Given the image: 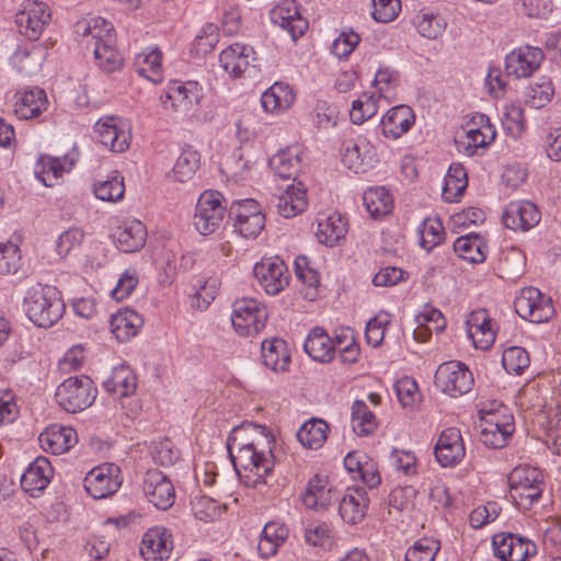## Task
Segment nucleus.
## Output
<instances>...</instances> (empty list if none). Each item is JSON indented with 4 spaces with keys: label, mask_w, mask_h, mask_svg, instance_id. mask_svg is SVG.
I'll return each mask as SVG.
<instances>
[{
    "label": "nucleus",
    "mask_w": 561,
    "mask_h": 561,
    "mask_svg": "<svg viewBox=\"0 0 561 561\" xmlns=\"http://www.w3.org/2000/svg\"><path fill=\"white\" fill-rule=\"evenodd\" d=\"M526 119L524 108L517 102L505 106L503 115V127L513 137L519 136L525 129Z\"/></svg>",
    "instance_id": "bf43d9fd"
},
{
    "label": "nucleus",
    "mask_w": 561,
    "mask_h": 561,
    "mask_svg": "<svg viewBox=\"0 0 561 561\" xmlns=\"http://www.w3.org/2000/svg\"><path fill=\"white\" fill-rule=\"evenodd\" d=\"M416 27L422 36L437 38L445 30V23L437 14L422 13L417 16Z\"/></svg>",
    "instance_id": "0e129e2a"
},
{
    "label": "nucleus",
    "mask_w": 561,
    "mask_h": 561,
    "mask_svg": "<svg viewBox=\"0 0 561 561\" xmlns=\"http://www.w3.org/2000/svg\"><path fill=\"white\" fill-rule=\"evenodd\" d=\"M50 20L47 5L43 2H27L16 14L15 23L19 32L30 41L39 38L45 25Z\"/></svg>",
    "instance_id": "dca6fc26"
},
{
    "label": "nucleus",
    "mask_w": 561,
    "mask_h": 561,
    "mask_svg": "<svg viewBox=\"0 0 561 561\" xmlns=\"http://www.w3.org/2000/svg\"><path fill=\"white\" fill-rule=\"evenodd\" d=\"M266 308L255 299L241 298L232 305L231 323L241 336L259 334L266 325Z\"/></svg>",
    "instance_id": "423d86ee"
},
{
    "label": "nucleus",
    "mask_w": 561,
    "mask_h": 561,
    "mask_svg": "<svg viewBox=\"0 0 561 561\" xmlns=\"http://www.w3.org/2000/svg\"><path fill=\"white\" fill-rule=\"evenodd\" d=\"M419 233L421 247L431 251L444 240L445 230L438 218H426L420 226Z\"/></svg>",
    "instance_id": "603ef678"
},
{
    "label": "nucleus",
    "mask_w": 561,
    "mask_h": 561,
    "mask_svg": "<svg viewBox=\"0 0 561 561\" xmlns=\"http://www.w3.org/2000/svg\"><path fill=\"white\" fill-rule=\"evenodd\" d=\"M502 364L508 374L522 375L529 367V354L519 346L507 347L503 352Z\"/></svg>",
    "instance_id": "864d4df0"
},
{
    "label": "nucleus",
    "mask_w": 561,
    "mask_h": 561,
    "mask_svg": "<svg viewBox=\"0 0 561 561\" xmlns=\"http://www.w3.org/2000/svg\"><path fill=\"white\" fill-rule=\"evenodd\" d=\"M83 237V231L79 228H70L62 232L59 236L56 244V251L58 255L61 259L66 257L73 249L81 244Z\"/></svg>",
    "instance_id": "338daca9"
},
{
    "label": "nucleus",
    "mask_w": 561,
    "mask_h": 561,
    "mask_svg": "<svg viewBox=\"0 0 561 561\" xmlns=\"http://www.w3.org/2000/svg\"><path fill=\"white\" fill-rule=\"evenodd\" d=\"M467 185L468 179L465 168L460 164H451L445 176L443 198L448 203L456 202L462 195Z\"/></svg>",
    "instance_id": "09e8293b"
},
{
    "label": "nucleus",
    "mask_w": 561,
    "mask_h": 561,
    "mask_svg": "<svg viewBox=\"0 0 561 561\" xmlns=\"http://www.w3.org/2000/svg\"><path fill=\"white\" fill-rule=\"evenodd\" d=\"M346 232V219L340 214H334L318 222L316 236L319 242L333 247L345 237Z\"/></svg>",
    "instance_id": "37998d69"
},
{
    "label": "nucleus",
    "mask_w": 561,
    "mask_h": 561,
    "mask_svg": "<svg viewBox=\"0 0 561 561\" xmlns=\"http://www.w3.org/2000/svg\"><path fill=\"white\" fill-rule=\"evenodd\" d=\"M38 442L46 453L61 455L77 443V433L72 427L53 424L39 434Z\"/></svg>",
    "instance_id": "393cba45"
},
{
    "label": "nucleus",
    "mask_w": 561,
    "mask_h": 561,
    "mask_svg": "<svg viewBox=\"0 0 561 561\" xmlns=\"http://www.w3.org/2000/svg\"><path fill=\"white\" fill-rule=\"evenodd\" d=\"M342 340L336 336V344L321 328H314L307 336L304 347L306 353L314 360L330 363L335 355V346L341 345Z\"/></svg>",
    "instance_id": "c85d7f7f"
},
{
    "label": "nucleus",
    "mask_w": 561,
    "mask_h": 561,
    "mask_svg": "<svg viewBox=\"0 0 561 561\" xmlns=\"http://www.w3.org/2000/svg\"><path fill=\"white\" fill-rule=\"evenodd\" d=\"M173 550L172 533L161 526L149 528L142 536L140 554L145 561H167Z\"/></svg>",
    "instance_id": "2eb2a0df"
},
{
    "label": "nucleus",
    "mask_w": 561,
    "mask_h": 561,
    "mask_svg": "<svg viewBox=\"0 0 561 561\" xmlns=\"http://www.w3.org/2000/svg\"><path fill=\"white\" fill-rule=\"evenodd\" d=\"M96 66L104 72L112 73L123 66V58L116 49V43H106L91 48Z\"/></svg>",
    "instance_id": "3c124183"
},
{
    "label": "nucleus",
    "mask_w": 561,
    "mask_h": 561,
    "mask_svg": "<svg viewBox=\"0 0 561 561\" xmlns=\"http://www.w3.org/2000/svg\"><path fill=\"white\" fill-rule=\"evenodd\" d=\"M99 141L113 152H124L130 145V133L113 116L102 117L94 125Z\"/></svg>",
    "instance_id": "aec40b11"
},
{
    "label": "nucleus",
    "mask_w": 561,
    "mask_h": 561,
    "mask_svg": "<svg viewBox=\"0 0 561 561\" xmlns=\"http://www.w3.org/2000/svg\"><path fill=\"white\" fill-rule=\"evenodd\" d=\"M515 431L512 415L489 413L481 420L480 440L491 448H503Z\"/></svg>",
    "instance_id": "4468645a"
},
{
    "label": "nucleus",
    "mask_w": 561,
    "mask_h": 561,
    "mask_svg": "<svg viewBox=\"0 0 561 561\" xmlns=\"http://www.w3.org/2000/svg\"><path fill=\"white\" fill-rule=\"evenodd\" d=\"M134 67L137 73L152 83L163 80L162 53L153 48L149 53H139L135 57Z\"/></svg>",
    "instance_id": "a19ab883"
},
{
    "label": "nucleus",
    "mask_w": 561,
    "mask_h": 561,
    "mask_svg": "<svg viewBox=\"0 0 561 561\" xmlns=\"http://www.w3.org/2000/svg\"><path fill=\"white\" fill-rule=\"evenodd\" d=\"M142 491L147 500L159 510H168L175 500L170 479L158 469H149L144 477Z\"/></svg>",
    "instance_id": "9d476101"
},
{
    "label": "nucleus",
    "mask_w": 561,
    "mask_h": 561,
    "mask_svg": "<svg viewBox=\"0 0 561 561\" xmlns=\"http://www.w3.org/2000/svg\"><path fill=\"white\" fill-rule=\"evenodd\" d=\"M554 95V87L550 79L541 78L539 82L529 87L527 102L535 108L546 106Z\"/></svg>",
    "instance_id": "13d9d810"
},
{
    "label": "nucleus",
    "mask_w": 561,
    "mask_h": 561,
    "mask_svg": "<svg viewBox=\"0 0 561 561\" xmlns=\"http://www.w3.org/2000/svg\"><path fill=\"white\" fill-rule=\"evenodd\" d=\"M71 167L72 161H68L67 157H42L36 164L35 173L45 186L51 187L65 172L70 171Z\"/></svg>",
    "instance_id": "ea45409f"
},
{
    "label": "nucleus",
    "mask_w": 561,
    "mask_h": 561,
    "mask_svg": "<svg viewBox=\"0 0 561 561\" xmlns=\"http://www.w3.org/2000/svg\"><path fill=\"white\" fill-rule=\"evenodd\" d=\"M256 428L253 425H243L234 427L227 440V448L231 457L233 467L238 474L242 477L244 483L252 488L265 484V477L273 471L274 461L271 451L265 454L257 450V444L254 439H249L248 431Z\"/></svg>",
    "instance_id": "f257e3e1"
},
{
    "label": "nucleus",
    "mask_w": 561,
    "mask_h": 561,
    "mask_svg": "<svg viewBox=\"0 0 561 561\" xmlns=\"http://www.w3.org/2000/svg\"><path fill=\"white\" fill-rule=\"evenodd\" d=\"M363 202L373 218L387 216L393 208V197L383 186L366 190L363 195Z\"/></svg>",
    "instance_id": "c03bdc74"
},
{
    "label": "nucleus",
    "mask_w": 561,
    "mask_h": 561,
    "mask_svg": "<svg viewBox=\"0 0 561 561\" xmlns=\"http://www.w3.org/2000/svg\"><path fill=\"white\" fill-rule=\"evenodd\" d=\"M510 495L515 505L529 510L543 491L542 473L535 467L517 466L508 476Z\"/></svg>",
    "instance_id": "7ed1b4c3"
},
{
    "label": "nucleus",
    "mask_w": 561,
    "mask_h": 561,
    "mask_svg": "<svg viewBox=\"0 0 561 561\" xmlns=\"http://www.w3.org/2000/svg\"><path fill=\"white\" fill-rule=\"evenodd\" d=\"M492 543L501 561H525L536 552V546L530 540L514 534H497Z\"/></svg>",
    "instance_id": "a211bd4d"
},
{
    "label": "nucleus",
    "mask_w": 561,
    "mask_h": 561,
    "mask_svg": "<svg viewBox=\"0 0 561 561\" xmlns=\"http://www.w3.org/2000/svg\"><path fill=\"white\" fill-rule=\"evenodd\" d=\"M273 203L284 218H293L304 213L308 205L304 184L299 182L297 186H288L285 192L274 197Z\"/></svg>",
    "instance_id": "2f4dec72"
},
{
    "label": "nucleus",
    "mask_w": 561,
    "mask_h": 561,
    "mask_svg": "<svg viewBox=\"0 0 561 561\" xmlns=\"http://www.w3.org/2000/svg\"><path fill=\"white\" fill-rule=\"evenodd\" d=\"M434 454L442 467H455L466 455L461 433L456 427L444 430L435 444Z\"/></svg>",
    "instance_id": "f3484780"
},
{
    "label": "nucleus",
    "mask_w": 561,
    "mask_h": 561,
    "mask_svg": "<svg viewBox=\"0 0 561 561\" xmlns=\"http://www.w3.org/2000/svg\"><path fill=\"white\" fill-rule=\"evenodd\" d=\"M104 388L117 398L128 397L136 390V376L129 367L118 366L105 380Z\"/></svg>",
    "instance_id": "49530a36"
},
{
    "label": "nucleus",
    "mask_w": 561,
    "mask_h": 561,
    "mask_svg": "<svg viewBox=\"0 0 561 561\" xmlns=\"http://www.w3.org/2000/svg\"><path fill=\"white\" fill-rule=\"evenodd\" d=\"M302 149L299 145H293L279 150L270 160V167L282 179H296L301 169Z\"/></svg>",
    "instance_id": "473e14b6"
},
{
    "label": "nucleus",
    "mask_w": 561,
    "mask_h": 561,
    "mask_svg": "<svg viewBox=\"0 0 561 561\" xmlns=\"http://www.w3.org/2000/svg\"><path fill=\"white\" fill-rule=\"evenodd\" d=\"M468 336L480 350L490 348L495 341V329L485 309L472 311L466 321Z\"/></svg>",
    "instance_id": "b1692460"
},
{
    "label": "nucleus",
    "mask_w": 561,
    "mask_h": 561,
    "mask_svg": "<svg viewBox=\"0 0 561 561\" xmlns=\"http://www.w3.org/2000/svg\"><path fill=\"white\" fill-rule=\"evenodd\" d=\"M54 469L46 457H37L21 477V486L31 496L47 488L53 477Z\"/></svg>",
    "instance_id": "a878e982"
},
{
    "label": "nucleus",
    "mask_w": 561,
    "mask_h": 561,
    "mask_svg": "<svg viewBox=\"0 0 561 561\" xmlns=\"http://www.w3.org/2000/svg\"><path fill=\"white\" fill-rule=\"evenodd\" d=\"M377 101L374 94L363 93L357 100L353 101L350 111L351 121L359 125L373 117L378 111Z\"/></svg>",
    "instance_id": "5fc2aeb1"
},
{
    "label": "nucleus",
    "mask_w": 561,
    "mask_h": 561,
    "mask_svg": "<svg viewBox=\"0 0 561 561\" xmlns=\"http://www.w3.org/2000/svg\"><path fill=\"white\" fill-rule=\"evenodd\" d=\"M435 385L450 397L468 393L473 386V375L461 362L449 360L438 366Z\"/></svg>",
    "instance_id": "6e6552de"
},
{
    "label": "nucleus",
    "mask_w": 561,
    "mask_h": 561,
    "mask_svg": "<svg viewBox=\"0 0 561 561\" xmlns=\"http://www.w3.org/2000/svg\"><path fill=\"white\" fill-rule=\"evenodd\" d=\"M296 95L293 89L284 82H275L261 96V103L265 112L278 113L289 108L295 102Z\"/></svg>",
    "instance_id": "c9c22d12"
},
{
    "label": "nucleus",
    "mask_w": 561,
    "mask_h": 561,
    "mask_svg": "<svg viewBox=\"0 0 561 561\" xmlns=\"http://www.w3.org/2000/svg\"><path fill=\"white\" fill-rule=\"evenodd\" d=\"M201 99L202 88L196 81L174 82L168 88L162 103L165 108H171L175 113L188 114Z\"/></svg>",
    "instance_id": "ddd939ff"
},
{
    "label": "nucleus",
    "mask_w": 561,
    "mask_h": 561,
    "mask_svg": "<svg viewBox=\"0 0 561 561\" xmlns=\"http://www.w3.org/2000/svg\"><path fill=\"white\" fill-rule=\"evenodd\" d=\"M121 484V469L114 463L100 465L90 470L84 478L85 491L98 500L116 493Z\"/></svg>",
    "instance_id": "1a4fd4ad"
},
{
    "label": "nucleus",
    "mask_w": 561,
    "mask_h": 561,
    "mask_svg": "<svg viewBox=\"0 0 561 561\" xmlns=\"http://www.w3.org/2000/svg\"><path fill=\"white\" fill-rule=\"evenodd\" d=\"M415 123V115L409 105H398L390 108L381 119V130L385 137L398 139L410 130Z\"/></svg>",
    "instance_id": "cd10ccee"
},
{
    "label": "nucleus",
    "mask_w": 561,
    "mask_h": 561,
    "mask_svg": "<svg viewBox=\"0 0 561 561\" xmlns=\"http://www.w3.org/2000/svg\"><path fill=\"white\" fill-rule=\"evenodd\" d=\"M329 431L330 427L325 421L311 419L299 428L297 438L304 447L319 449L325 443Z\"/></svg>",
    "instance_id": "de8ad7c7"
},
{
    "label": "nucleus",
    "mask_w": 561,
    "mask_h": 561,
    "mask_svg": "<svg viewBox=\"0 0 561 561\" xmlns=\"http://www.w3.org/2000/svg\"><path fill=\"white\" fill-rule=\"evenodd\" d=\"M272 21L279 27L286 30L294 41L304 35L308 28L295 0H283L272 10Z\"/></svg>",
    "instance_id": "5701e85b"
},
{
    "label": "nucleus",
    "mask_w": 561,
    "mask_h": 561,
    "mask_svg": "<svg viewBox=\"0 0 561 561\" xmlns=\"http://www.w3.org/2000/svg\"><path fill=\"white\" fill-rule=\"evenodd\" d=\"M545 54L539 47L523 46L506 56L505 71L515 79L528 78L539 69Z\"/></svg>",
    "instance_id": "f8f14e48"
},
{
    "label": "nucleus",
    "mask_w": 561,
    "mask_h": 561,
    "mask_svg": "<svg viewBox=\"0 0 561 561\" xmlns=\"http://www.w3.org/2000/svg\"><path fill=\"white\" fill-rule=\"evenodd\" d=\"M262 358L266 367L274 371H284L290 363V353L287 343L279 337L262 342Z\"/></svg>",
    "instance_id": "4c0bfd02"
},
{
    "label": "nucleus",
    "mask_w": 561,
    "mask_h": 561,
    "mask_svg": "<svg viewBox=\"0 0 561 561\" xmlns=\"http://www.w3.org/2000/svg\"><path fill=\"white\" fill-rule=\"evenodd\" d=\"M352 426L359 436L373 434L378 426L376 415L363 400H356L352 405Z\"/></svg>",
    "instance_id": "8fccbe9b"
},
{
    "label": "nucleus",
    "mask_w": 561,
    "mask_h": 561,
    "mask_svg": "<svg viewBox=\"0 0 561 561\" xmlns=\"http://www.w3.org/2000/svg\"><path fill=\"white\" fill-rule=\"evenodd\" d=\"M439 543L430 538H423L409 548L405 553V561H434Z\"/></svg>",
    "instance_id": "e2e57ef3"
},
{
    "label": "nucleus",
    "mask_w": 561,
    "mask_h": 561,
    "mask_svg": "<svg viewBox=\"0 0 561 561\" xmlns=\"http://www.w3.org/2000/svg\"><path fill=\"white\" fill-rule=\"evenodd\" d=\"M199 167L201 153L191 146L185 147L176 158L170 178L175 182L185 183L193 179Z\"/></svg>",
    "instance_id": "79ce46f5"
},
{
    "label": "nucleus",
    "mask_w": 561,
    "mask_h": 561,
    "mask_svg": "<svg viewBox=\"0 0 561 561\" xmlns=\"http://www.w3.org/2000/svg\"><path fill=\"white\" fill-rule=\"evenodd\" d=\"M21 251L19 247L8 241L0 243V274H14L20 268Z\"/></svg>",
    "instance_id": "680f3d73"
},
{
    "label": "nucleus",
    "mask_w": 561,
    "mask_h": 561,
    "mask_svg": "<svg viewBox=\"0 0 561 561\" xmlns=\"http://www.w3.org/2000/svg\"><path fill=\"white\" fill-rule=\"evenodd\" d=\"M117 249L125 253L140 250L147 239L145 225L137 219L125 221L114 233Z\"/></svg>",
    "instance_id": "7c9ffc66"
},
{
    "label": "nucleus",
    "mask_w": 561,
    "mask_h": 561,
    "mask_svg": "<svg viewBox=\"0 0 561 561\" xmlns=\"http://www.w3.org/2000/svg\"><path fill=\"white\" fill-rule=\"evenodd\" d=\"M24 308L28 319L39 328H50L65 312V304L57 288L42 284L27 290Z\"/></svg>",
    "instance_id": "f03ea898"
},
{
    "label": "nucleus",
    "mask_w": 561,
    "mask_h": 561,
    "mask_svg": "<svg viewBox=\"0 0 561 561\" xmlns=\"http://www.w3.org/2000/svg\"><path fill=\"white\" fill-rule=\"evenodd\" d=\"M47 96L43 89L32 88L15 94L14 113L21 119H31L47 108Z\"/></svg>",
    "instance_id": "c756f323"
},
{
    "label": "nucleus",
    "mask_w": 561,
    "mask_h": 561,
    "mask_svg": "<svg viewBox=\"0 0 561 561\" xmlns=\"http://www.w3.org/2000/svg\"><path fill=\"white\" fill-rule=\"evenodd\" d=\"M400 9V0H373L371 15L377 22L389 23L397 18Z\"/></svg>",
    "instance_id": "69168bd1"
},
{
    "label": "nucleus",
    "mask_w": 561,
    "mask_h": 561,
    "mask_svg": "<svg viewBox=\"0 0 561 561\" xmlns=\"http://www.w3.org/2000/svg\"><path fill=\"white\" fill-rule=\"evenodd\" d=\"M96 389L89 377H70L56 390L57 403L69 413L89 408L95 399Z\"/></svg>",
    "instance_id": "39448f33"
},
{
    "label": "nucleus",
    "mask_w": 561,
    "mask_h": 561,
    "mask_svg": "<svg viewBox=\"0 0 561 561\" xmlns=\"http://www.w3.org/2000/svg\"><path fill=\"white\" fill-rule=\"evenodd\" d=\"M305 539L309 545L325 550H330L334 545L333 531L324 523L308 525L305 529Z\"/></svg>",
    "instance_id": "6e6d98bb"
},
{
    "label": "nucleus",
    "mask_w": 561,
    "mask_h": 561,
    "mask_svg": "<svg viewBox=\"0 0 561 561\" xmlns=\"http://www.w3.org/2000/svg\"><path fill=\"white\" fill-rule=\"evenodd\" d=\"M142 324L141 316L127 308L113 314L110 321L111 331L118 341H128L134 337Z\"/></svg>",
    "instance_id": "e433bc0d"
},
{
    "label": "nucleus",
    "mask_w": 561,
    "mask_h": 561,
    "mask_svg": "<svg viewBox=\"0 0 561 561\" xmlns=\"http://www.w3.org/2000/svg\"><path fill=\"white\" fill-rule=\"evenodd\" d=\"M106 43H116L112 23L101 16L90 19L82 33V45L85 50Z\"/></svg>",
    "instance_id": "f704fd0d"
},
{
    "label": "nucleus",
    "mask_w": 561,
    "mask_h": 561,
    "mask_svg": "<svg viewBox=\"0 0 561 561\" xmlns=\"http://www.w3.org/2000/svg\"><path fill=\"white\" fill-rule=\"evenodd\" d=\"M514 308L522 319L533 323L548 322L554 316L552 299L535 287L523 288L515 297Z\"/></svg>",
    "instance_id": "0eeeda50"
},
{
    "label": "nucleus",
    "mask_w": 561,
    "mask_h": 561,
    "mask_svg": "<svg viewBox=\"0 0 561 561\" xmlns=\"http://www.w3.org/2000/svg\"><path fill=\"white\" fill-rule=\"evenodd\" d=\"M255 50L248 45L234 43L224 49L219 60L221 67L233 78L241 77L249 68L255 67Z\"/></svg>",
    "instance_id": "412c9836"
},
{
    "label": "nucleus",
    "mask_w": 561,
    "mask_h": 561,
    "mask_svg": "<svg viewBox=\"0 0 561 561\" xmlns=\"http://www.w3.org/2000/svg\"><path fill=\"white\" fill-rule=\"evenodd\" d=\"M546 444L553 454L561 455V412L549 417L547 422Z\"/></svg>",
    "instance_id": "774afa93"
},
{
    "label": "nucleus",
    "mask_w": 561,
    "mask_h": 561,
    "mask_svg": "<svg viewBox=\"0 0 561 561\" xmlns=\"http://www.w3.org/2000/svg\"><path fill=\"white\" fill-rule=\"evenodd\" d=\"M466 146L465 152L469 156L476 153L478 148L489 146L496 136L495 127L484 114H476L465 126Z\"/></svg>",
    "instance_id": "4be33fe9"
},
{
    "label": "nucleus",
    "mask_w": 561,
    "mask_h": 561,
    "mask_svg": "<svg viewBox=\"0 0 561 561\" xmlns=\"http://www.w3.org/2000/svg\"><path fill=\"white\" fill-rule=\"evenodd\" d=\"M288 534L289 530L284 524L277 522L267 523L259 540V553L265 559L274 556L279 546L288 538Z\"/></svg>",
    "instance_id": "58836bf2"
},
{
    "label": "nucleus",
    "mask_w": 561,
    "mask_h": 561,
    "mask_svg": "<svg viewBox=\"0 0 561 561\" xmlns=\"http://www.w3.org/2000/svg\"><path fill=\"white\" fill-rule=\"evenodd\" d=\"M255 278L268 295L279 294L289 283V274L286 264L275 259H264L253 268Z\"/></svg>",
    "instance_id": "9b49d317"
},
{
    "label": "nucleus",
    "mask_w": 561,
    "mask_h": 561,
    "mask_svg": "<svg viewBox=\"0 0 561 561\" xmlns=\"http://www.w3.org/2000/svg\"><path fill=\"white\" fill-rule=\"evenodd\" d=\"M486 243L478 234L461 236L454 242L455 252L470 263H482L486 257Z\"/></svg>",
    "instance_id": "a18cd8bd"
},
{
    "label": "nucleus",
    "mask_w": 561,
    "mask_h": 561,
    "mask_svg": "<svg viewBox=\"0 0 561 561\" xmlns=\"http://www.w3.org/2000/svg\"><path fill=\"white\" fill-rule=\"evenodd\" d=\"M226 199L218 191H205L201 194L193 217L195 229L203 236L214 233L226 216Z\"/></svg>",
    "instance_id": "20e7f679"
},
{
    "label": "nucleus",
    "mask_w": 561,
    "mask_h": 561,
    "mask_svg": "<svg viewBox=\"0 0 561 561\" xmlns=\"http://www.w3.org/2000/svg\"><path fill=\"white\" fill-rule=\"evenodd\" d=\"M336 500V493L327 479L319 476L312 478L306 493L302 496V502L308 508L324 510L329 507Z\"/></svg>",
    "instance_id": "72a5a7b5"
},
{
    "label": "nucleus",
    "mask_w": 561,
    "mask_h": 561,
    "mask_svg": "<svg viewBox=\"0 0 561 561\" xmlns=\"http://www.w3.org/2000/svg\"><path fill=\"white\" fill-rule=\"evenodd\" d=\"M369 499L363 488H348L340 500L339 514L347 524H358L366 516Z\"/></svg>",
    "instance_id": "bb28decb"
},
{
    "label": "nucleus",
    "mask_w": 561,
    "mask_h": 561,
    "mask_svg": "<svg viewBox=\"0 0 561 561\" xmlns=\"http://www.w3.org/2000/svg\"><path fill=\"white\" fill-rule=\"evenodd\" d=\"M540 218L537 206L528 201L511 202L502 216L505 227L514 231H528L539 224Z\"/></svg>",
    "instance_id": "6ab92c4d"
},
{
    "label": "nucleus",
    "mask_w": 561,
    "mask_h": 561,
    "mask_svg": "<svg viewBox=\"0 0 561 561\" xmlns=\"http://www.w3.org/2000/svg\"><path fill=\"white\" fill-rule=\"evenodd\" d=\"M192 511L197 519L208 523L221 515L222 507L211 497L199 495L192 501Z\"/></svg>",
    "instance_id": "4d7b16f0"
},
{
    "label": "nucleus",
    "mask_w": 561,
    "mask_h": 561,
    "mask_svg": "<svg viewBox=\"0 0 561 561\" xmlns=\"http://www.w3.org/2000/svg\"><path fill=\"white\" fill-rule=\"evenodd\" d=\"M124 193V180L117 175L94 185L95 197L101 201L117 202L123 198Z\"/></svg>",
    "instance_id": "052dcab7"
}]
</instances>
